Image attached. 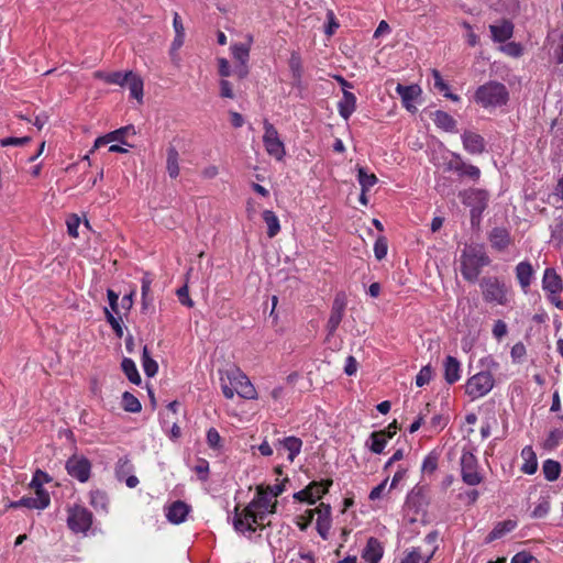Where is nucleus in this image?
I'll list each match as a JSON object with an SVG mask.
<instances>
[{
  "instance_id": "nucleus-1",
  "label": "nucleus",
  "mask_w": 563,
  "mask_h": 563,
  "mask_svg": "<svg viewBox=\"0 0 563 563\" xmlns=\"http://www.w3.org/2000/svg\"><path fill=\"white\" fill-rule=\"evenodd\" d=\"M277 510V500H271L264 494L263 487H257L254 498L247 506L239 511L235 508L233 517L234 530L241 534L251 537L257 528H263L268 516Z\"/></svg>"
},
{
  "instance_id": "nucleus-2",
  "label": "nucleus",
  "mask_w": 563,
  "mask_h": 563,
  "mask_svg": "<svg viewBox=\"0 0 563 563\" xmlns=\"http://www.w3.org/2000/svg\"><path fill=\"white\" fill-rule=\"evenodd\" d=\"M484 244H465L459 257V268L462 277L468 283H475L482 273V269L490 264Z\"/></svg>"
},
{
  "instance_id": "nucleus-3",
  "label": "nucleus",
  "mask_w": 563,
  "mask_h": 563,
  "mask_svg": "<svg viewBox=\"0 0 563 563\" xmlns=\"http://www.w3.org/2000/svg\"><path fill=\"white\" fill-rule=\"evenodd\" d=\"M220 380L223 396L227 399H232L235 394L249 400L257 398L254 385L239 367L227 369Z\"/></svg>"
},
{
  "instance_id": "nucleus-4",
  "label": "nucleus",
  "mask_w": 563,
  "mask_h": 563,
  "mask_svg": "<svg viewBox=\"0 0 563 563\" xmlns=\"http://www.w3.org/2000/svg\"><path fill=\"white\" fill-rule=\"evenodd\" d=\"M509 92L506 86L498 81H488L479 86L474 96L476 103L484 109H495L507 103Z\"/></svg>"
},
{
  "instance_id": "nucleus-5",
  "label": "nucleus",
  "mask_w": 563,
  "mask_h": 563,
  "mask_svg": "<svg viewBox=\"0 0 563 563\" xmlns=\"http://www.w3.org/2000/svg\"><path fill=\"white\" fill-rule=\"evenodd\" d=\"M462 203L470 208L471 225L478 228L483 212L488 207L489 192L481 188H468L460 192Z\"/></svg>"
},
{
  "instance_id": "nucleus-6",
  "label": "nucleus",
  "mask_w": 563,
  "mask_h": 563,
  "mask_svg": "<svg viewBox=\"0 0 563 563\" xmlns=\"http://www.w3.org/2000/svg\"><path fill=\"white\" fill-rule=\"evenodd\" d=\"M495 386V378L489 371H481L467 378L465 394L471 400H476L490 393Z\"/></svg>"
},
{
  "instance_id": "nucleus-7",
  "label": "nucleus",
  "mask_w": 563,
  "mask_h": 563,
  "mask_svg": "<svg viewBox=\"0 0 563 563\" xmlns=\"http://www.w3.org/2000/svg\"><path fill=\"white\" fill-rule=\"evenodd\" d=\"M483 299L488 303L505 306L508 302L507 287L497 277H484L479 282Z\"/></svg>"
},
{
  "instance_id": "nucleus-8",
  "label": "nucleus",
  "mask_w": 563,
  "mask_h": 563,
  "mask_svg": "<svg viewBox=\"0 0 563 563\" xmlns=\"http://www.w3.org/2000/svg\"><path fill=\"white\" fill-rule=\"evenodd\" d=\"M263 128V144L267 154L276 161H283L286 156V148L277 129L268 120H264Z\"/></svg>"
},
{
  "instance_id": "nucleus-9",
  "label": "nucleus",
  "mask_w": 563,
  "mask_h": 563,
  "mask_svg": "<svg viewBox=\"0 0 563 563\" xmlns=\"http://www.w3.org/2000/svg\"><path fill=\"white\" fill-rule=\"evenodd\" d=\"M67 526L74 533L86 534L92 526V514L87 508L75 505L68 509Z\"/></svg>"
},
{
  "instance_id": "nucleus-10",
  "label": "nucleus",
  "mask_w": 563,
  "mask_h": 563,
  "mask_svg": "<svg viewBox=\"0 0 563 563\" xmlns=\"http://www.w3.org/2000/svg\"><path fill=\"white\" fill-rule=\"evenodd\" d=\"M35 489V496H24L20 500L13 503L12 507H26L29 509H45L51 503L48 493L37 483V476H33L31 484Z\"/></svg>"
},
{
  "instance_id": "nucleus-11",
  "label": "nucleus",
  "mask_w": 563,
  "mask_h": 563,
  "mask_svg": "<svg viewBox=\"0 0 563 563\" xmlns=\"http://www.w3.org/2000/svg\"><path fill=\"white\" fill-rule=\"evenodd\" d=\"M462 481L468 486H476L483 482V475L478 471V462L471 451H463L461 455Z\"/></svg>"
},
{
  "instance_id": "nucleus-12",
  "label": "nucleus",
  "mask_w": 563,
  "mask_h": 563,
  "mask_svg": "<svg viewBox=\"0 0 563 563\" xmlns=\"http://www.w3.org/2000/svg\"><path fill=\"white\" fill-rule=\"evenodd\" d=\"M66 471L69 476L76 478L80 483L89 481L91 475V463L84 455H73L66 461Z\"/></svg>"
},
{
  "instance_id": "nucleus-13",
  "label": "nucleus",
  "mask_w": 563,
  "mask_h": 563,
  "mask_svg": "<svg viewBox=\"0 0 563 563\" xmlns=\"http://www.w3.org/2000/svg\"><path fill=\"white\" fill-rule=\"evenodd\" d=\"M448 168L461 178H468L473 181H477L481 178V169L475 165L464 162L462 156L457 153H452Z\"/></svg>"
},
{
  "instance_id": "nucleus-14",
  "label": "nucleus",
  "mask_w": 563,
  "mask_h": 563,
  "mask_svg": "<svg viewBox=\"0 0 563 563\" xmlns=\"http://www.w3.org/2000/svg\"><path fill=\"white\" fill-rule=\"evenodd\" d=\"M346 307V298L344 294H338L333 300L331 313L327 322L328 333L333 334L339 328Z\"/></svg>"
},
{
  "instance_id": "nucleus-15",
  "label": "nucleus",
  "mask_w": 563,
  "mask_h": 563,
  "mask_svg": "<svg viewBox=\"0 0 563 563\" xmlns=\"http://www.w3.org/2000/svg\"><path fill=\"white\" fill-rule=\"evenodd\" d=\"M332 485L331 479H327V486L322 490H318L316 493H311L312 489H319V486H322V483L312 482L306 488L296 492L292 497L298 501H303L309 505H314L318 499H320L323 495H325L329 490V487Z\"/></svg>"
},
{
  "instance_id": "nucleus-16",
  "label": "nucleus",
  "mask_w": 563,
  "mask_h": 563,
  "mask_svg": "<svg viewBox=\"0 0 563 563\" xmlns=\"http://www.w3.org/2000/svg\"><path fill=\"white\" fill-rule=\"evenodd\" d=\"M129 134H135V129L133 125H126L115 131L109 132L106 135L99 136L95 141L91 152L112 142H119L122 145H126L125 136Z\"/></svg>"
},
{
  "instance_id": "nucleus-17",
  "label": "nucleus",
  "mask_w": 563,
  "mask_h": 563,
  "mask_svg": "<svg viewBox=\"0 0 563 563\" xmlns=\"http://www.w3.org/2000/svg\"><path fill=\"white\" fill-rule=\"evenodd\" d=\"M396 92L400 96L402 106L411 113L417 111L416 101L421 95V88L418 85L405 86L398 84Z\"/></svg>"
},
{
  "instance_id": "nucleus-18",
  "label": "nucleus",
  "mask_w": 563,
  "mask_h": 563,
  "mask_svg": "<svg viewBox=\"0 0 563 563\" xmlns=\"http://www.w3.org/2000/svg\"><path fill=\"white\" fill-rule=\"evenodd\" d=\"M461 140L463 144V148L472 154L479 155L485 152V140L484 137L473 131L466 130L461 134Z\"/></svg>"
},
{
  "instance_id": "nucleus-19",
  "label": "nucleus",
  "mask_w": 563,
  "mask_h": 563,
  "mask_svg": "<svg viewBox=\"0 0 563 563\" xmlns=\"http://www.w3.org/2000/svg\"><path fill=\"white\" fill-rule=\"evenodd\" d=\"M275 448L278 452V454L282 451H286L288 453L287 460L289 462H294L295 459L299 455L301 448H302V441L301 439L290 435L286 437L284 439L277 440L275 443Z\"/></svg>"
},
{
  "instance_id": "nucleus-20",
  "label": "nucleus",
  "mask_w": 563,
  "mask_h": 563,
  "mask_svg": "<svg viewBox=\"0 0 563 563\" xmlns=\"http://www.w3.org/2000/svg\"><path fill=\"white\" fill-rule=\"evenodd\" d=\"M317 517V531L319 536L327 540L331 528V507L328 504L321 503L316 508Z\"/></svg>"
},
{
  "instance_id": "nucleus-21",
  "label": "nucleus",
  "mask_w": 563,
  "mask_h": 563,
  "mask_svg": "<svg viewBox=\"0 0 563 563\" xmlns=\"http://www.w3.org/2000/svg\"><path fill=\"white\" fill-rule=\"evenodd\" d=\"M542 289L547 295L561 294L563 291V280L554 268H545L542 277Z\"/></svg>"
},
{
  "instance_id": "nucleus-22",
  "label": "nucleus",
  "mask_w": 563,
  "mask_h": 563,
  "mask_svg": "<svg viewBox=\"0 0 563 563\" xmlns=\"http://www.w3.org/2000/svg\"><path fill=\"white\" fill-rule=\"evenodd\" d=\"M190 511V507L181 501L177 500L166 507L165 515L169 522L179 525L184 522Z\"/></svg>"
},
{
  "instance_id": "nucleus-23",
  "label": "nucleus",
  "mask_w": 563,
  "mask_h": 563,
  "mask_svg": "<svg viewBox=\"0 0 563 563\" xmlns=\"http://www.w3.org/2000/svg\"><path fill=\"white\" fill-rule=\"evenodd\" d=\"M383 555L384 547L382 542L378 539L371 537L362 551V559H364L367 563H379Z\"/></svg>"
},
{
  "instance_id": "nucleus-24",
  "label": "nucleus",
  "mask_w": 563,
  "mask_h": 563,
  "mask_svg": "<svg viewBox=\"0 0 563 563\" xmlns=\"http://www.w3.org/2000/svg\"><path fill=\"white\" fill-rule=\"evenodd\" d=\"M488 240L490 242L492 247L499 252L506 250L511 243L509 231L506 228L499 227L494 228L489 232Z\"/></svg>"
},
{
  "instance_id": "nucleus-25",
  "label": "nucleus",
  "mask_w": 563,
  "mask_h": 563,
  "mask_svg": "<svg viewBox=\"0 0 563 563\" xmlns=\"http://www.w3.org/2000/svg\"><path fill=\"white\" fill-rule=\"evenodd\" d=\"M444 379L449 385L455 384L461 378V363L454 356H446L443 362Z\"/></svg>"
},
{
  "instance_id": "nucleus-26",
  "label": "nucleus",
  "mask_w": 563,
  "mask_h": 563,
  "mask_svg": "<svg viewBox=\"0 0 563 563\" xmlns=\"http://www.w3.org/2000/svg\"><path fill=\"white\" fill-rule=\"evenodd\" d=\"M492 38H493V43H494L496 49L505 53L508 56L519 57L523 52V47L519 43L510 41L511 37H492Z\"/></svg>"
},
{
  "instance_id": "nucleus-27",
  "label": "nucleus",
  "mask_w": 563,
  "mask_h": 563,
  "mask_svg": "<svg viewBox=\"0 0 563 563\" xmlns=\"http://www.w3.org/2000/svg\"><path fill=\"white\" fill-rule=\"evenodd\" d=\"M432 120L439 129H441L445 132L455 133L457 131L456 120L445 111H442V110L434 111L432 113Z\"/></svg>"
},
{
  "instance_id": "nucleus-28",
  "label": "nucleus",
  "mask_w": 563,
  "mask_h": 563,
  "mask_svg": "<svg viewBox=\"0 0 563 563\" xmlns=\"http://www.w3.org/2000/svg\"><path fill=\"white\" fill-rule=\"evenodd\" d=\"M521 457L523 459V463L520 467V471L528 475L534 474L538 470V460L532 446H525L521 450Z\"/></svg>"
},
{
  "instance_id": "nucleus-29",
  "label": "nucleus",
  "mask_w": 563,
  "mask_h": 563,
  "mask_svg": "<svg viewBox=\"0 0 563 563\" xmlns=\"http://www.w3.org/2000/svg\"><path fill=\"white\" fill-rule=\"evenodd\" d=\"M533 274L534 271L531 264L527 261L520 262L516 266V277L523 290H527V288L531 285Z\"/></svg>"
},
{
  "instance_id": "nucleus-30",
  "label": "nucleus",
  "mask_w": 563,
  "mask_h": 563,
  "mask_svg": "<svg viewBox=\"0 0 563 563\" xmlns=\"http://www.w3.org/2000/svg\"><path fill=\"white\" fill-rule=\"evenodd\" d=\"M233 57L241 63V67L238 68V75L243 78L247 75L246 62L249 59L250 46L240 44L231 47Z\"/></svg>"
},
{
  "instance_id": "nucleus-31",
  "label": "nucleus",
  "mask_w": 563,
  "mask_h": 563,
  "mask_svg": "<svg viewBox=\"0 0 563 563\" xmlns=\"http://www.w3.org/2000/svg\"><path fill=\"white\" fill-rule=\"evenodd\" d=\"M355 108H356V97L354 96V93L344 90L343 97L339 101V104H338V110H339L340 115L343 119L347 120L352 115V113L355 111Z\"/></svg>"
},
{
  "instance_id": "nucleus-32",
  "label": "nucleus",
  "mask_w": 563,
  "mask_h": 563,
  "mask_svg": "<svg viewBox=\"0 0 563 563\" xmlns=\"http://www.w3.org/2000/svg\"><path fill=\"white\" fill-rule=\"evenodd\" d=\"M388 440L386 439V431H374L369 434L365 442V446L373 453L380 454L386 448Z\"/></svg>"
},
{
  "instance_id": "nucleus-33",
  "label": "nucleus",
  "mask_w": 563,
  "mask_h": 563,
  "mask_svg": "<svg viewBox=\"0 0 563 563\" xmlns=\"http://www.w3.org/2000/svg\"><path fill=\"white\" fill-rule=\"evenodd\" d=\"M431 76L433 79V88L437 89L439 92H441L445 98L452 100V101H459L460 97L455 93H452L450 91L449 85L444 81L441 74L437 69L431 70Z\"/></svg>"
},
{
  "instance_id": "nucleus-34",
  "label": "nucleus",
  "mask_w": 563,
  "mask_h": 563,
  "mask_svg": "<svg viewBox=\"0 0 563 563\" xmlns=\"http://www.w3.org/2000/svg\"><path fill=\"white\" fill-rule=\"evenodd\" d=\"M166 170L170 178H177L179 176V154L174 146L167 150Z\"/></svg>"
},
{
  "instance_id": "nucleus-35",
  "label": "nucleus",
  "mask_w": 563,
  "mask_h": 563,
  "mask_svg": "<svg viewBox=\"0 0 563 563\" xmlns=\"http://www.w3.org/2000/svg\"><path fill=\"white\" fill-rule=\"evenodd\" d=\"M262 217L267 227L268 238H275L280 232V222L278 217L273 210H264Z\"/></svg>"
},
{
  "instance_id": "nucleus-36",
  "label": "nucleus",
  "mask_w": 563,
  "mask_h": 563,
  "mask_svg": "<svg viewBox=\"0 0 563 563\" xmlns=\"http://www.w3.org/2000/svg\"><path fill=\"white\" fill-rule=\"evenodd\" d=\"M125 86L129 87L130 96L139 101L143 99V80L142 78L132 71Z\"/></svg>"
},
{
  "instance_id": "nucleus-37",
  "label": "nucleus",
  "mask_w": 563,
  "mask_h": 563,
  "mask_svg": "<svg viewBox=\"0 0 563 563\" xmlns=\"http://www.w3.org/2000/svg\"><path fill=\"white\" fill-rule=\"evenodd\" d=\"M542 472L547 481L554 482L561 475V464L558 461L548 459L542 464Z\"/></svg>"
},
{
  "instance_id": "nucleus-38",
  "label": "nucleus",
  "mask_w": 563,
  "mask_h": 563,
  "mask_svg": "<svg viewBox=\"0 0 563 563\" xmlns=\"http://www.w3.org/2000/svg\"><path fill=\"white\" fill-rule=\"evenodd\" d=\"M121 367L128 379L135 385L141 384V376L136 368L135 362L132 358L124 357Z\"/></svg>"
},
{
  "instance_id": "nucleus-39",
  "label": "nucleus",
  "mask_w": 563,
  "mask_h": 563,
  "mask_svg": "<svg viewBox=\"0 0 563 563\" xmlns=\"http://www.w3.org/2000/svg\"><path fill=\"white\" fill-rule=\"evenodd\" d=\"M142 367L148 377H154L158 372V364L152 358L147 346H144L142 351Z\"/></svg>"
},
{
  "instance_id": "nucleus-40",
  "label": "nucleus",
  "mask_w": 563,
  "mask_h": 563,
  "mask_svg": "<svg viewBox=\"0 0 563 563\" xmlns=\"http://www.w3.org/2000/svg\"><path fill=\"white\" fill-rule=\"evenodd\" d=\"M357 180L363 191H368L378 181L375 174H369L364 167L357 168Z\"/></svg>"
},
{
  "instance_id": "nucleus-41",
  "label": "nucleus",
  "mask_w": 563,
  "mask_h": 563,
  "mask_svg": "<svg viewBox=\"0 0 563 563\" xmlns=\"http://www.w3.org/2000/svg\"><path fill=\"white\" fill-rule=\"evenodd\" d=\"M497 11L515 13L519 9V0H486Z\"/></svg>"
},
{
  "instance_id": "nucleus-42",
  "label": "nucleus",
  "mask_w": 563,
  "mask_h": 563,
  "mask_svg": "<svg viewBox=\"0 0 563 563\" xmlns=\"http://www.w3.org/2000/svg\"><path fill=\"white\" fill-rule=\"evenodd\" d=\"M516 527V522L512 521V520H507V521H503V522H499L488 534L487 537V540L490 542V541H494V540H497V539H500L501 537H504L506 533L510 532L511 530H514Z\"/></svg>"
},
{
  "instance_id": "nucleus-43",
  "label": "nucleus",
  "mask_w": 563,
  "mask_h": 563,
  "mask_svg": "<svg viewBox=\"0 0 563 563\" xmlns=\"http://www.w3.org/2000/svg\"><path fill=\"white\" fill-rule=\"evenodd\" d=\"M108 497L107 495L101 490H92L90 493V505L97 510V511H108Z\"/></svg>"
},
{
  "instance_id": "nucleus-44",
  "label": "nucleus",
  "mask_w": 563,
  "mask_h": 563,
  "mask_svg": "<svg viewBox=\"0 0 563 563\" xmlns=\"http://www.w3.org/2000/svg\"><path fill=\"white\" fill-rule=\"evenodd\" d=\"M122 407L125 411L136 413L142 409L140 400L131 393L124 391L122 395Z\"/></svg>"
},
{
  "instance_id": "nucleus-45",
  "label": "nucleus",
  "mask_w": 563,
  "mask_h": 563,
  "mask_svg": "<svg viewBox=\"0 0 563 563\" xmlns=\"http://www.w3.org/2000/svg\"><path fill=\"white\" fill-rule=\"evenodd\" d=\"M289 68L296 84H300L302 77V63L301 57L298 53L292 52L289 58Z\"/></svg>"
},
{
  "instance_id": "nucleus-46",
  "label": "nucleus",
  "mask_w": 563,
  "mask_h": 563,
  "mask_svg": "<svg viewBox=\"0 0 563 563\" xmlns=\"http://www.w3.org/2000/svg\"><path fill=\"white\" fill-rule=\"evenodd\" d=\"M492 35H512L514 24L509 20H500L490 26Z\"/></svg>"
},
{
  "instance_id": "nucleus-47",
  "label": "nucleus",
  "mask_w": 563,
  "mask_h": 563,
  "mask_svg": "<svg viewBox=\"0 0 563 563\" xmlns=\"http://www.w3.org/2000/svg\"><path fill=\"white\" fill-rule=\"evenodd\" d=\"M132 71H113L110 74H104V81L110 85H118V86H125L126 81L129 80V77L131 76Z\"/></svg>"
},
{
  "instance_id": "nucleus-48",
  "label": "nucleus",
  "mask_w": 563,
  "mask_h": 563,
  "mask_svg": "<svg viewBox=\"0 0 563 563\" xmlns=\"http://www.w3.org/2000/svg\"><path fill=\"white\" fill-rule=\"evenodd\" d=\"M550 508V501L547 498L542 497L538 500L537 505L531 511V517L534 519L544 518L548 516Z\"/></svg>"
},
{
  "instance_id": "nucleus-49",
  "label": "nucleus",
  "mask_w": 563,
  "mask_h": 563,
  "mask_svg": "<svg viewBox=\"0 0 563 563\" xmlns=\"http://www.w3.org/2000/svg\"><path fill=\"white\" fill-rule=\"evenodd\" d=\"M152 278L148 273H145L141 279V292H142V303L143 309L151 303V299H148V294L151 291Z\"/></svg>"
},
{
  "instance_id": "nucleus-50",
  "label": "nucleus",
  "mask_w": 563,
  "mask_h": 563,
  "mask_svg": "<svg viewBox=\"0 0 563 563\" xmlns=\"http://www.w3.org/2000/svg\"><path fill=\"white\" fill-rule=\"evenodd\" d=\"M562 440H563V430L562 429L551 430L544 441V448L548 450H553L560 444V442Z\"/></svg>"
},
{
  "instance_id": "nucleus-51",
  "label": "nucleus",
  "mask_w": 563,
  "mask_h": 563,
  "mask_svg": "<svg viewBox=\"0 0 563 563\" xmlns=\"http://www.w3.org/2000/svg\"><path fill=\"white\" fill-rule=\"evenodd\" d=\"M207 443L212 450L219 451L222 448V439L216 428H210L207 431Z\"/></svg>"
},
{
  "instance_id": "nucleus-52",
  "label": "nucleus",
  "mask_w": 563,
  "mask_h": 563,
  "mask_svg": "<svg viewBox=\"0 0 563 563\" xmlns=\"http://www.w3.org/2000/svg\"><path fill=\"white\" fill-rule=\"evenodd\" d=\"M433 375L432 367L430 365L423 366L416 376V385L423 387L429 384Z\"/></svg>"
},
{
  "instance_id": "nucleus-53",
  "label": "nucleus",
  "mask_w": 563,
  "mask_h": 563,
  "mask_svg": "<svg viewBox=\"0 0 563 563\" xmlns=\"http://www.w3.org/2000/svg\"><path fill=\"white\" fill-rule=\"evenodd\" d=\"M438 467V456L433 453L428 454L421 466V471L424 474H432Z\"/></svg>"
},
{
  "instance_id": "nucleus-54",
  "label": "nucleus",
  "mask_w": 563,
  "mask_h": 563,
  "mask_svg": "<svg viewBox=\"0 0 563 563\" xmlns=\"http://www.w3.org/2000/svg\"><path fill=\"white\" fill-rule=\"evenodd\" d=\"M339 29V22L332 11L327 12V22L323 24L325 35H332Z\"/></svg>"
},
{
  "instance_id": "nucleus-55",
  "label": "nucleus",
  "mask_w": 563,
  "mask_h": 563,
  "mask_svg": "<svg viewBox=\"0 0 563 563\" xmlns=\"http://www.w3.org/2000/svg\"><path fill=\"white\" fill-rule=\"evenodd\" d=\"M387 241L385 238H378L374 244L375 257L380 261L387 255Z\"/></svg>"
},
{
  "instance_id": "nucleus-56",
  "label": "nucleus",
  "mask_w": 563,
  "mask_h": 563,
  "mask_svg": "<svg viewBox=\"0 0 563 563\" xmlns=\"http://www.w3.org/2000/svg\"><path fill=\"white\" fill-rule=\"evenodd\" d=\"M104 313H106V318H107V321L109 322V324L111 325V328L114 330V332L117 333L118 336H122L123 335V331H122V327H121V321L120 319L115 318L113 316V312H111L109 309H104Z\"/></svg>"
},
{
  "instance_id": "nucleus-57",
  "label": "nucleus",
  "mask_w": 563,
  "mask_h": 563,
  "mask_svg": "<svg viewBox=\"0 0 563 563\" xmlns=\"http://www.w3.org/2000/svg\"><path fill=\"white\" fill-rule=\"evenodd\" d=\"M30 141V137L23 136V137H4L0 140V145L3 147L7 146H22L25 143Z\"/></svg>"
},
{
  "instance_id": "nucleus-58",
  "label": "nucleus",
  "mask_w": 563,
  "mask_h": 563,
  "mask_svg": "<svg viewBox=\"0 0 563 563\" xmlns=\"http://www.w3.org/2000/svg\"><path fill=\"white\" fill-rule=\"evenodd\" d=\"M526 346L521 342L516 343L510 351V355L514 362H520L526 355Z\"/></svg>"
},
{
  "instance_id": "nucleus-59",
  "label": "nucleus",
  "mask_w": 563,
  "mask_h": 563,
  "mask_svg": "<svg viewBox=\"0 0 563 563\" xmlns=\"http://www.w3.org/2000/svg\"><path fill=\"white\" fill-rule=\"evenodd\" d=\"M552 147L558 155H563V126L556 130L552 141Z\"/></svg>"
},
{
  "instance_id": "nucleus-60",
  "label": "nucleus",
  "mask_w": 563,
  "mask_h": 563,
  "mask_svg": "<svg viewBox=\"0 0 563 563\" xmlns=\"http://www.w3.org/2000/svg\"><path fill=\"white\" fill-rule=\"evenodd\" d=\"M508 332L507 324L503 320H497L493 327V335L497 340H501Z\"/></svg>"
},
{
  "instance_id": "nucleus-61",
  "label": "nucleus",
  "mask_w": 563,
  "mask_h": 563,
  "mask_svg": "<svg viewBox=\"0 0 563 563\" xmlns=\"http://www.w3.org/2000/svg\"><path fill=\"white\" fill-rule=\"evenodd\" d=\"M284 492L283 484H275L264 488V494L269 497L271 500H277V497Z\"/></svg>"
},
{
  "instance_id": "nucleus-62",
  "label": "nucleus",
  "mask_w": 563,
  "mask_h": 563,
  "mask_svg": "<svg viewBox=\"0 0 563 563\" xmlns=\"http://www.w3.org/2000/svg\"><path fill=\"white\" fill-rule=\"evenodd\" d=\"M66 224L68 234L73 238H77L80 219L77 216H73L67 220Z\"/></svg>"
},
{
  "instance_id": "nucleus-63",
  "label": "nucleus",
  "mask_w": 563,
  "mask_h": 563,
  "mask_svg": "<svg viewBox=\"0 0 563 563\" xmlns=\"http://www.w3.org/2000/svg\"><path fill=\"white\" fill-rule=\"evenodd\" d=\"M177 296H178V299H179L181 305H184L186 307H192L194 306V301L189 297V291H188L187 285L180 287L177 290Z\"/></svg>"
},
{
  "instance_id": "nucleus-64",
  "label": "nucleus",
  "mask_w": 563,
  "mask_h": 563,
  "mask_svg": "<svg viewBox=\"0 0 563 563\" xmlns=\"http://www.w3.org/2000/svg\"><path fill=\"white\" fill-rule=\"evenodd\" d=\"M421 560V552L418 548L409 551L400 563H419Z\"/></svg>"
}]
</instances>
